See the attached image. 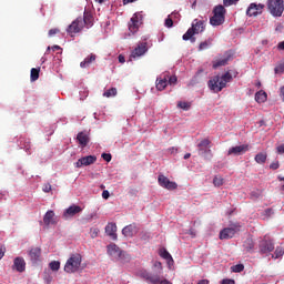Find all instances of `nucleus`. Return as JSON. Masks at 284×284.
<instances>
[{
	"label": "nucleus",
	"instance_id": "1",
	"mask_svg": "<svg viewBox=\"0 0 284 284\" xmlns=\"http://www.w3.org/2000/svg\"><path fill=\"white\" fill-rule=\"evenodd\" d=\"M232 81V73L227 71L222 77L215 75L209 81V88L213 92H221Z\"/></svg>",
	"mask_w": 284,
	"mask_h": 284
},
{
	"label": "nucleus",
	"instance_id": "2",
	"mask_svg": "<svg viewBox=\"0 0 284 284\" xmlns=\"http://www.w3.org/2000/svg\"><path fill=\"white\" fill-rule=\"evenodd\" d=\"M106 250L112 261H118L120 263H128V261H130V255H128V253L121 250L116 244H109Z\"/></svg>",
	"mask_w": 284,
	"mask_h": 284
},
{
	"label": "nucleus",
	"instance_id": "3",
	"mask_svg": "<svg viewBox=\"0 0 284 284\" xmlns=\"http://www.w3.org/2000/svg\"><path fill=\"white\" fill-rule=\"evenodd\" d=\"M82 262H83V257L81 256V254L79 253L72 254L68 258L64 265V272H67V274H74L79 272L81 270Z\"/></svg>",
	"mask_w": 284,
	"mask_h": 284
},
{
	"label": "nucleus",
	"instance_id": "4",
	"mask_svg": "<svg viewBox=\"0 0 284 284\" xmlns=\"http://www.w3.org/2000/svg\"><path fill=\"white\" fill-rule=\"evenodd\" d=\"M225 7L223 4H219L213 9V17L210 18L211 26H223L225 23Z\"/></svg>",
	"mask_w": 284,
	"mask_h": 284
},
{
	"label": "nucleus",
	"instance_id": "5",
	"mask_svg": "<svg viewBox=\"0 0 284 284\" xmlns=\"http://www.w3.org/2000/svg\"><path fill=\"white\" fill-rule=\"evenodd\" d=\"M267 9L273 17H282L284 12V0H268Z\"/></svg>",
	"mask_w": 284,
	"mask_h": 284
},
{
	"label": "nucleus",
	"instance_id": "6",
	"mask_svg": "<svg viewBox=\"0 0 284 284\" xmlns=\"http://www.w3.org/2000/svg\"><path fill=\"white\" fill-rule=\"evenodd\" d=\"M212 141L204 139L197 144V152L200 156H203L206 161H211L213 154L212 149H210V144Z\"/></svg>",
	"mask_w": 284,
	"mask_h": 284
},
{
	"label": "nucleus",
	"instance_id": "7",
	"mask_svg": "<svg viewBox=\"0 0 284 284\" xmlns=\"http://www.w3.org/2000/svg\"><path fill=\"white\" fill-rule=\"evenodd\" d=\"M83 28V18L79 17L73 20L71 24H69V27L67 28V32L68 34H70V37H74V34H79V32H81Z\"/></svg>",
	"mask_w": 284,
	"mask_h": 284
},
{
	"label": "nucleus",
	"instance_id": "8",
	"mask_svg": "<svg viewBox=\"0 0 284 284\" xmlns=\"http://www.w3.org/2000/svg\"><path fill=\"white\" fill-rule=\"evenodd\" d=\"M241 231V224H233L232 227H226L220 232V239L221 241L227 240V239H234V235L236 232Z\"/></svg>",
	"mask_w": 284,
	"mask_h": 284
},
{
	"label": "nucleus",
	"instance_id": "9",
	"mask_svg": "<svg viewBox=\"0 0 284 284\" xmlns=\"http://www.w3.org/2000/svg\"><path fill=\"white\" fill-rule=\"evenodd\" d=\"M230 61H232V52L226 51L222 57L215 58V60L213 61V70L227 65Z\"/></svg>",
	"mask_w": 284,
	"mask_h": 284
},
{
	"label": "nucleus",
	"instance_id": "10",
	"mask_svg": "<svg viewBox=\"0 0 284 284\" xmlns=\"http://www.w3.org/2000/svg\"><path fill=\"white\" fill-rule=\"evenodd\" d=\"M148 52V42H140L134 48V50L130 54L129 61H132L133 59H139L140 57H143Z\"/></svg>",
	"mask_w": 284,
	"mask_h": 284
},
{
	"label": "nucleus",
	"instance_id": "11",
	"mask_svg": "<svg viewBox=\"0 0 284 284\" xmlns=\"http://www.w3.org/2000/svg\"><path fill=\"white\" fill-rule=\"evenodd\" d=\"M158 182L161 187H164V190H176L179 187L176 182L170 181V179L163 174L158 176Z\"/></svg>",
	"mask_w": 284,
	"mask_h": 284
},
{
	"label": "nucleus",
	"instance_id": "12",
	"mask_svg": "<svg viewBox=\"0 0 284 284\" xmlns=\"http://www.w3.org/2000/svg\"><path fill=\"white\" fill-rule=\"evenodd\" d=\"M143 17L141 13H134V16L131 18L129 22V30L132 34H136L139 32V27L141 26V20Z\"/></svg>",
	"mask_w": 284,
	"mask_h": 284
},
{
	"label": "nucleus",
	"instance_id": "13",
	"mask_svg": "<svg viewBox=\"0 0 284 284\" xmlns=\"http://www.w3.org/2000/svg\"><path fill=\"white\" fill-rule=\"evenodd\" d=\"M140 277L143 278V281H146V283L150 284H159L161 283V275L159 274H152L148 271H141L140 272Z\"/></svg>",
	"mask_w": 284,
	"mask_h": 284
},
{
	"label": "nucleus",
	"instance_id": "14",
	"mask_svg": "<svg viewBox=\"0 0 284 284\" xmlns=\"http://www.w3.org/2000/svg\"><path fill=\"white\" fill-rule=\"evenodd\" d=\"M264 8H265V4L251 3L246 10V14L247 17H258V14H263Z\"/></svg>",
	"mask_w": 284,
	"mask_h": 284
},
{
	"label": "nucleus",
	"instance_id": "15",
	"mask_svg": "<svg viewBox=\"0 0 284 284\" xmlns=\"http://www.w3.org/2000/svg\"><path fill=\"white\" fill-rule=\"evenodd\" d=\"M274 252V242L272 240L264 239L260 242V254H270Z\"/></svg>",
	"mask_w": 284,
	"mask_h": 284
},
{
	"label": "nucleus",
	"instance_id": "16",
	"mask_svg": "<svg viewBox=\"0 0 284 284\" xmlns=\"http://www.w3.org/2000/svg\"><path fill=\"white\" fill-rule=\"evenodd\" d=\"M248 151H250V145L242 144V145H237L229 149L227 155L232 156L233 154L234 156H241V154H245V152H248Z\"/></svg>",
	"mask_w": 284,
	"mask_h": 284
},
{
	"label": "nucleus",
	"instance_id": "17",
	"mask_svg": "<svg viewBox=\"0 0 284 284\" xmlns=\"http://www.w3.org/2000/svg\"><path fill=\"white\" fill-rule=\"evenodd\" d=\"M168 79H170L169 72H165L162 75H160L155 82L156 90H159L160 92H163V90H165V88H168Z\"/></svg>",
	"mask_w": 284,
	"mask_h": 284
},
{
	"label": "nucleus",
	"instance_id": "18",
	"mask_svg": "<svg viewBox=\"0 0 284 284\" xmlns=\"http://www.w3.org/2000/svg\"><path fill=\"white\" fill-rule=\"evenodd\" d=\"M43 223L47 225V227H50V225H57V223H59V219L54 214V211L50 210L44 214Z\"/></svg>",
	"mask_w": 284,
	"mask_h": 284
},
{
	"label": "nucleus",
	"instance_id": "19",
	"mask_svg": "<svg viewBox=\"0 0 284 284\" xmlns=\"http://www.w3.org/2000/svg\"><path fill=\"white\" fill-rule=\"evenodd\" d=\"M122 234L128 239H132V236L139 234V226L136 225V223L129 224L122 230Z\"/></svg>",
	"mask_w": 284,
	"mask_h": 284
},
{
	"label": "nucleus",
	"instance_id": "20",
	"mask_svg": "<svg viewBox=\"0 0 284 284\" xmlns=\"http://www.w3.org/2000/svg\"><path fill=\"white\" fill-rule=\"evenodd\" d=\"M94 163H97V156L88 155V156L79 159L78 162L75 163V168H83V165L88 166V165H92Z\"/></svg>",
	"mask_w": 284,
	"mask_h": 284
},
{
	"label": "nucleus",
	"instance_id": "21",
	"mask_svg": "<svg viewBox=\"0 0 284 284\" xmlns=\"http://www.w3.org/2000/svg\"><path fill=\"white\" fill-rule=\"evenodd\" d=\"M207 20L194 19L192 22L191 30H193V32H195V34H201V32H205V22Z\"/></svg>",
	"mask_w": 284,
	"mask_h": 284
},
{
	"label": "nucleus",
	"instance_id": "22",
	"mask_svg": "<svg viewBox=\"0 0 284 284\" xmlns=\"http://www.w3.org/2000/svg\"><path fill=\"white\" fill-rule=\"evenodd\" d=\"M83 28H92L94 26V17L88 10H84L83 18H82Z\"/></svg>",
	"mask_w": 284,
	"mask_h": 284
},
{
	"label": "nucleus",
	"instance_id": "23",
	"mask_svg": "<svg viewBox=\"0 0 284 284\" xmlns=\"http://www.w3.org/2000/svg\"><path fill=\"white\" fill-rule=\"evenodd\" d=\"M28 256L31 262L39 263V261H41V247L30 248Z\"/></svg>",
	"mask_w": 284,
	"mask_h": 284
},
{
	"label": "nucleus",
	"instance_id": "24",
	"mask_svg": "<svg viewBox=\"0 0 284 284\" xmlns=\"http://www.w3.org/2000/svg\"><path fill=\"white\" fill-rule=\"evenodd\" d=\"M80 212H83V209H81V206L79 205L73 204L64 211L63 217L68 219L70 216H75V214H80Z\"/></svg>",
	"mask_w": 284,
	"mask_h": 284
},
{
	"label": "nucleus",
	"instance_id": "25",
	"mask_svg": "<svg viewBox=\"0 0 284 284\" xmlns=\"http://www.w3.org/2000/svg\"><path fill=\"white\" fill-rule=\"evenodd\" d=\"M13 270H17V272H26V260H23V257H16L13 261Z\"/></svg>",
	"mask_w": 284,
	"mask_h": 284
},
{
	"label": "nucleus",
	"instance_id": "26",
	"mask_svg": "<svg viewBox=\"0 0 284 284\" xmlns=\"http://www.w3.org/2000/svg\"><path fill=\"white\" fill-rule=\"evenodd\" d=\"M105 234L110 236L113 241H116V224L115 223H109L105 226Z\"/></svg>",
	"mask_w": 284,
	"mask_h": 284
},
{
	"label": "nucleus",
	"instance_id": "27",
	"mask_svg": "<svg viewBox=\"0 0 284 284\" xmlns=\"http://www.w3.org/2000/svg\"><path fill=\"white\" fill-rule=\"evenodd\" d=\"M77 141L82 148H85L90 143V136L85 132H79L77 135Z\"/></svg>",
	"mask_w": 284,
	"mask_h": 284
},
{
	"label": "nucleus",
	"instance_id": "28",
	"mask_svg": "<svg viewBox=\"0 0 284 284\" xmlns=\"http://www.w3.org/2000/svg\"><path fill=\"white\" fill-rule=\"evenodd\" d=\"M94 61H97V54L91 53L80 63V68H88L89 65H92Z\"/></svg>",
	"mask_w": 284,
	"mask_h": 284
},
{
	"label": "nucleus",
	"instance_id": "29",
	"mask_svg": "<svg viewBox=\"0 0 284 284\" xmlns=\"http://www.w3.org/2000/svg\"><path fill=\"white\" fill-rule=\"evenodd\" d=\"M194 34H196L194 32V29L189 28L187 31L183 34L182 39L183 41H191L192 43H194V41H196V38H194Z\"/></svg>",
	"mask_w": 284,
	"mask_h": 284
},
{
	"label": "nucleus",
	"instance_id": "30",
	"mask_svg": "<svg viewBox=\"0 0 284 284\" xmlns=\"http://www.w3.org/2000/svg\"><path fill=\"white\" fill-rule=\"evenodd\" d=\"M255 101L257 103H265L267 101V93L263 90L255 93Z\"/></svg>",
	"mask_w": 284,
	"mask_h": 284
},
{
	"label": "nucleus",
	"instance_id": "31",
	"mask_svg": "<svg viewBox=\"0 0 284 284\" xmlns=\"http://www.w3.org/2000/svg\"><path fill=\"white\" fill-rule=\"evenodd\" d=\"M159 254L162 258L169 261V263H174V258H172V255L170 254V252H168V250L161 248Z\"/></svg>",
	"mask_w": 284,
	"mask_h": 284
},
{
	"label": "nucleus",
	"instance_id": "32",
	"mask_svg": "<svg viewBox=\"0 0 284 284\" xmlns=\"http://www.w3.org/2000/svg\"><path fill=\"white\" fill-rule=\"evenodd\" d=\"M243 247L246 250V252H252V250H254V240L251 237L246 239L244 241Z\"/></svg>",
	"mask_w": 284,
	"mask_h": 284
},
{
	"label": "nucleus",
	"instance_id": "33",
	"mask_svg": "<svg viewBox=\"0 0 284 284\" xmlns=\"http://www.w3.org/2000/svg\"><path fill=\"white\" fill-rule=\"evenodd\" d=\"M255 161H256V163H260L261 165H263V163H265V161H267V154L266 153H257L255 155Z\"/></svg>",
	"mask_w": 284,
	"mask_h": 284
},
{
	"label": "nucleus",
	"instance_id": "34",
	"mask_svg": "<svg viewBox=\"0 0 284 284\" xmlns=\"http://www.w3.org/2000/svg\"><path fill=\"white\" fill-rule=\"evenodd\" d=\"M41 72L40 68H32L31 69V74H30V79L31 81H38L39 80V73Z\"/></svg>",
	"mask_w": 284,
	"mask_h": 284
},
{
	"label": "nucleus",
	"instance_id": "35",
	"mask_svg": "<svg viewBox=\"0 0 284 284\" xmlns=\"http://www.w3.org/2000/svg\"><path fill=\"white\" fill-rule=\"evenodd\" d=\"M49 267L52 270V272H59V270H61V262L52 261L50 262Z\"/></svg>",
	"mask_w": 284,
	"mask_h": 284
},
{
	"label": "nucleus",
	"instance_id": "36",
	"mask_svg": "<svg viewBox=\"0 0 284 284\" xmlns=\"http://www.w3.org/2000/svg\"><path fill=\"white\" fill-rule=\"evenodd\" d=\"M283 255H284V250H283V247L277 246V247L275 248L274 254L272 255V258H281V256H283Z\"/></svg>",
	"mask_w": 284,
	"mask_h": 284
},
{
	"label": "nucleus",
	"instance_id": "37",
	"mask_svg": "<svg viewBox=\"0 0 284 284\" xmlns=\"http://www.w3.org/2000/svg\"><path fill=\"white\" fill-rule=\"evenodd\" d=\"M103 97L110 99V97H116V88H111L103 93Z\"/></svg>",
	"mask_w": 284,
	"mask_h": 284
},
{
	"label": "nucleus",
	"instance_id": "38",
	"mask_svg": "<svg viewBox=\"0 0 284 284\" xmlns=\"http://www.w3.org/2000/svg\"><path fill=\"white\" fill-rule=\"evenodd\" d=\"M213 185H215V187H221V185H223V178L221 176H215L213 179Z\"/></svg>",
	"mask_w": 284,
	"mask_h": 284
},
{
	"label": "nucleus",
	"instance_id": "39",
	"mask_svg": "<svg viewBox=\"0 0 284 284\" xmlns=\"http://www.w3.org/2000/svg\"><path fill=\"white\" fill-rule=\"evenodd\" d=\"M232 272L239 273L243 272L245 270V266L243 264H236L231 267Z\"/></svg>",
	"mask_w": 284,
	"mask_h": 284
},
{
	"label": "nucleus",
	"instance_id": "40",
	"mask_svg": "<svg viewBox=\"0 0 284 284\" xmlns=\"http://www.w3.org/2000/svg\"><path fill=\"white\" fill-rule=\"evenodd\" d=\"M275 74H283L284 73V61L281 62L277 67L274 69Z\"/></svg>",
	"mask_w": 284,
	"mask_h": 284
},
{
	"label": "nucleus",
	"instance_id": "41",
	"mask_svg": "<svg viewBox=\"0 0 284 284\" xmlns=\"http://www.w3.org/2000/svg\"><path fill=\"white\" fill-rule=\"evenodd\" d=\"M178 78L176 75H169L168 83L169 85H176Z\"/></svg>",
	"mask_w": 284,
	"mask_h": 284
},
{
	"label": "nucleus",
	"instance_id": "42",
	"mask_svg": "<svg viewBox=\"0 0 284 284\" xmlns=\"http://www.w3.org/2000/svg\"><path fill=\"white\" fill-rule=\"evenodd\" d=\"M164 26H165L166 28H172V26H174V21L172 20L171 16H169V17L165 19Z\"/></svg>",
	"mask_w": 284,
	"mask_h": 284
},
{
	"label": "nucleus",
	"instance_id": "43",
	"mask_svg": "<svg viewBox=\"0 0 284 284\" xmlns=\"http://www.w3.org/2000/svg\"><path fill=\"white\" fill-rule=\"evenodd\" d=\"M178 108H181V110H190V103L187 102H179Z\"/></svg>",
	"mask_w": 284,
	"mask_h": 284
},
{
	"label": "nucleus",
	"instance_id": "44",
	"mask_svg": "<svg viewBox=\"0 0 284 284\" xmlns=\"http://www.w3.org/2000/svg\"><path fill=\"white\" fill-rule=\"evenodd\" d=\"M225 8H230V6H234V3H239V0H223Z\"/></svg>",
	"mask_w": 284,
	"mask_h": 284
},
{
	"label": "nucleus",
	"instance_id": "45",
	"mask_svg": "<svg viewBox=\"0 0 284 284\" xmlns=\"http://www.w3.org/2000/svg\"><path fill=\"white\" fill-rule=\"evenodd\" d=\"M207 48H210V42L207 41L201 42L199 45V50H207Z\"/></svg>",
	"mask_w": 284,
	"mask_h": 284
},
{
	"label": "nucleus",
	"instance_id": "46",
	"mask_svg": "<svg viewBox=\"0 0 284 284\" xmlns=\"http://www.w3.org/2000/svg\"><path fill=\"white\" fill-rule=\"evenodd\" d=\"M102 159L106 161V163H110L112 161V154L110 153H102Z\"/></svg>",
	"mask_w": 284,
	"mask_h": 284
},
{
	"label": "nucleus",
	"instance_id": "47",
	"mask_svg": "<svg viewBox=\"0 0 284 284\" xmlns=\"http://www.w3.org/2000/svg\"><path fill=\"white\" fill-rule=\"evenodd\" d=\"M59 32H61V30L59 29H51L49 30V37H54V34H59Z\"/></svg>",
	"mask_w": 284,
	"mask_h": 284
},
{
	"label": "nucleus",
	"instance_id": "48",
	"mask_svg": "<svg viewBox=\"0 0 284 284\" xmlns=\"http://www.w3.org/2000/svg\"><path fill=\"white\" fill-rule=\"evenodd\" d=\"M281 168V164H278V161L271 163L270 169L271 170H278Z\"/></svg>",
	"mask_w": 284,
	"mask_h": 284
},
{
	"label": "nucleus",
	"instance_id": "49",
	"mask_svg": "<svg viewBox=\"0 0 284 284\" xmlns=\"http://www.w3.org/2000/svg\"><path fill=\"white\" fill-rule=\"evenodd\" d=\"M3 256H6V246L0 245V261L2 260Z\"/></svg>",
	"mask_w": 284,
	"mask_h": 284
},
{
	"label": "nucleus",
	"instance_id": "50",
	"mask_svg": "<svg viewBox=\"0 0 284 284\" xmlns=\"http://www.w3.org/2000/svg\"><path fill=\"white\" fill-rule=\"evenodd\" d=\"M102 199H104L105 201H108V199H110V191L104 190V191L102 192Z\"/></svg>",
	"mask_w": 284,
	"mask_h": 284
},
{
	"label": "nucleus",
	"instance_id": "51",
	"mask_svg": "<svg viewBox=\"0 0 284 284\" xmlns=\"http://www.w3.org/2000/svg\"><path fill=\"white\" fill-rule=\"evenodd\" d=\"M277 154H284V144H281L276 148Z\"/></svg>",
	"mask_w": 284,
	"mask_h": 284
},
{
	"label": "nucleus",
	"instance_id": "52",
	"mask_svg": "<svg viewBox=\"0 0 284 284\" xmlns=\"http://www.w3.org/2000/svg\"><path fill=\"white\" fill-rule=\"evenodd\" d=\"M52 190V185L50 184H45L44 187H43V192H50Z\"/></svg>",
	"mask_w": 284,
	"mask_h": 284
},
{
	"label": "nucleus",
	"instance_id": "53",
	"mask_svg": "<svg viewBox=\"0 0 284 284\" xmlns=\"http://www.w3.org/2000/svg\"><path fill=\"white\" fill-rule=\"evenodd\" d=\"M44 281H45L48 284H51V283H52V276H50V275H44Z\"/></svg>",
	"mask_w": 284,
	"mask_h": 284
},
{
	"label": "nucleus",
	"instance_id": "54",
	"mask_svg": "<svg viewBox=\"0 0 284 284\" xmlns=\"http://www.w3.org/2000/svg\"><path fill=\"white\" fill-rule=\"evenodd\" d=\"M118 59H119V62H120V63H124V62H125V57H124L123 54H120V55L118 57Z\"/></svg>",
	"mask_w": 284,
	"mask_h": 284
},
{
	"label": "nucleus",
	"instance_id": "55",
	"mask_svg": "<svg viewBox=\"0 0 284 284\" xmlns=\"http://www.w3.org/2000/svg\"><path fill=\"white\" fill-rule=\"evenodd\" d=\"M222 284H234V280H223Z\"/></svg>",
	"mask_w": 284,
	"mask_h": 284
},
{
	"label": "nucleus",
	"instance_id": "56",
	"mask_svg": "<svg viewBox=\"0 0 284 284\" xmlns=\"http://www.w3.org/2000/svg\"><path fill=\"white\" fill-rule=\"evenodd\" d=\"M98 234H99V230L94 229L92 234H91V237L95 239V236H98Z\"/></svg>",
	"mask_w": 284,
	"mask_h": 284
},
{
	"label": "nucleus",
	"instance_id": "57",
	"mask_svg": "<svg viewBox=\"0 0 284 284\" xmlns=\"http://www.w3.org/2000/svg\"><path fill=\"white\" fill-rule=\"evenodd\" d=\"M265 213L267 214V216H270L271 214H274V212L272 211V209H266Z\"/></svg>",
	"mask_w": 284,
	"mask_h": 284
},
{
	"label": "nucleus",
	"instance_id": "58",
	"mask_svg": "<svg viewBox=\"0 0 284 284\" xmlns=\"http://www.w3.org/2000/svg\"><path fill=\"white\" fill-rule=\"evenodd\" d=\"M278 49H280V50H284V41H282V42L278 43Z\"/></svg>",
	"mask_w": 284,
	"mask_h": 284
},
{
	"label": "nucleus",
	"instance_id": "59",
	"mask_svg": "<svg viewBox=\"0 0 284 284\" xmlns=\"http://www.w3.org/2000/svg\"><path fill=\"white\" fill-rule=\"evenodd\" d=\"M55 50H61V47H59V45H53V47H52V51L55 52Z\"/></svg>",
	"mask_w": 284,
	"mask_h": 284
},
{
	"label": "nucleus",
	"instance_id": "60",
	"mask_svg": "<svg viewBox=\"0 0 284 284\" xmlns=\"http://www.w3.org/2000/svg\"><path fill=\"white\" fill-rule=\"evenodd\" d=\"M170 152H171V154H174V152H179V149L171 148V149H170Z\"/></svg>",
	"mask_w": 284,
	"mask_h": 284
},
{
	"label": "nucleus",
	"instance_id": "61",
	"mask_svg": "<svg viewBox=\"0 0 284 284\" xmlns=\"http://www.w3.org/2000/svg\"><path fill=\"white\" fill-rule=\"evenodd\" d=\"M136 0H123L124 3H134Z\"/></svg>",
	"mask_w": 284,
	"mask_h": 284
},
{
	"label": "nucleus",
	"instance_id": "62",
	"mask_svg": "<svg viewBox=\"0 0 284 284\" xmlns=\"http://www.w3.org/2000/svg\"><path fill=\"white\" fill-rule=\"evenodd\" d=\"M190 156H192V154H191V153H186V154L184 155V159L187 160V159H190Z\"/></svg>",
	"mask_w": 284,
	"mask_h": 284
},
{
	"label": "nucleus",
	"instance_id": "63",
	"mask_svg": "<svg viewBox=\"0 0 284 284\" xmlns=\"http://www.w3.org/2000/svg\"><path fill=\"white\" fill-rule=\"evenodd\" d=\"M97 3H103L105 0H95Z\"/></svg>",
	"mask_w": 284,
	"mask_h": 284
},
{
	"label": "nucleus",
	"instance_id": "64",
	"mask_svg": "<svg viewBox=\"0 0 284 284\" xmlns=\"http://www.w3.org/2000/svg\"><path fill=\"white\" fill-rule=\"evenodd\" d=\"M256 87H257V88H261V82H257V83H256Z\"/></svg>",
	"mask_w": 284,
	"mask_h": 284
}]
</instances>
